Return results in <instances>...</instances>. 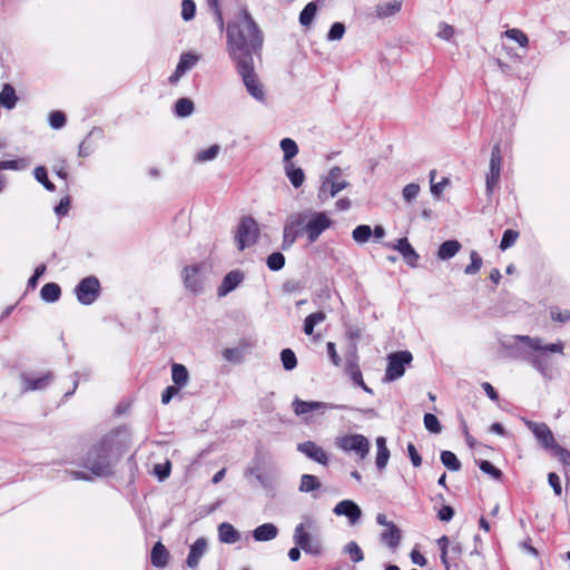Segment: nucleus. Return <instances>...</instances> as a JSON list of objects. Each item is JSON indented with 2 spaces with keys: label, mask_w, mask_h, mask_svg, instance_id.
I'll return each instance as SVG.
<instances>
[{
  "label": "nucleus",
  "mask_w": 570,
  "mask_h": 570,
  "mask_svg": "<svg viewBox=\"0 0 570 570\" xmlns=\"http://www.w3.org/2000/svg\"><path fill=\"white\" fill-rule=\"evenodd\" d=\"M441 461L444 466H446L451 471H459L461 469V463L456 455L451 451H442Z\"/></svg>",
  "instance_id": "46"
},
{
  "label": "nucleus",
  "mask_w": 570,
  "mask_h": 570,
  "mask_svg": "<svg viewBox=\"0 0 570 570\" xmlns=\"http://www.w3.org/2000/svg\"><path fill=\"white\" fill-rule=\"evenodd\" d=\"M470 258H471V263L465 267L464 273L466 275H474L482 267V258L475 250L471 252Z\"/></svg>",
  "instance_id": "50"
},
{
  "label": "nucleus",
  "mask_w": 570,
  "mask_h": 570,
  "mask_svg": "<svg viewBox=\"0 0 570 570\" xmlns=\"http://www.w3.org/2000/svg\"><path fill=\"white\" fill-rule=\"evenodd\" d=\"M33 175L35 179L40 183L47 190H55V185L48 179L47 169L43 166L36 167Z\"/></svg>",
  "instance_id": "47"
},
{
  "label": "nucleus",
  "mask_w": 570,
  "mask_h": 570,
  "mask_svg": "<svg viewBox=\"0 0 570 570\" xmlns=\"http://www.w3.org/2000/svg\"><path fill=\"white\" fill-rule=\"evenodd\" d=\"M302 218V230L306 234L309 243H314L323 232L332 226V219L324 212H301L295 213Z\"/></svg>",
  "instance_id": "5"
},
{
  "label": "nucleus",
  "mask_w": 570,
  "mask_h": 570,
  "mask_svg": "<svg viewBox=\"0 0 570 570\" xmlns=\"http://www.w3.org/2000/svg\"><path fill=\"white\" fill-rule=\"evenodd\" d=\"M285 257L281 253H273L267 258V266L272 271H279L284 267Z\"/></svg>",
  "instance_id": "57"
},
{
  "label": "nucleus",
  "mask_w": 570,
  "mask_h": 570,
  "mask_svg": "<svg viewBox=\"0 0 570 570\" xmlns=\"http://www.w3.org/2000/svg\"><path fill=\"white\" fill-rule=\"evenodd\" d=\"M375 443L377 449L375 464L379 470H383L387 465L390 459V450L386 446V440L384 436L376 438Z\"/></svg>",
  "instance_id": "29"
},
{
  "label": "nucleus",
  "mask_w": 570,
  "mask_h": 570,
  "mask_svg": "<svg viewBox=\"0 0 570 570\" xmlns=\"http://www.w3.org/2000/svg\"><path fill=\"white\" fill-rule=\"evenodd\" d=\"M322 487L321 481L313 474H303L301 476V482L298 490L302 493H314L318 491Z\"/></svg>",
  "instance_id": "35"
},
{
  "label": "nucleus",
  "mask_w": 570,
  "mask_h": 570,
  "mask_svg": "<svg viewBox=\"0 0 570 570\" xmlns=\"http://www.w3.org/2000/svg\"><path fill=\"white\" fill-rule=\"evenodd\" d=\"M259 235L257 222L252 217H244L240 219L235 240L239 250L253 246Z\"/></svg>",
  "instance_id": "9"
},
{
  "label": "nucleus",
  "mask_w": 570,
  "mask_h": 570,
  "mask_svg": "<svg viewBox=\"0 0 570 570\" xmlns=\"http://www.w3.org/2000/svg\"><path fill=\"white\" fill-rule=\"evenodd\" d=\"M278 530L273 523H264L253 531L256 541H271L277 537Z\"/></svg>",
  "instance_id": "30"
},
{
  "label": "nucleus",
  "mask_w": 570,
  "mask_h": 570,
  "mask_svg": "<svg viewBox=\"0 0 570 570\" xmlns=\"http://www.w3.org/2000/svg\"><path fill=\"white\" fill-rule=\"evenodd\" d=\"M196 6L193 0H184L181 2V17L184 20H191L195 16Z\"/></svg>",
  "instance_id": "60"
},
{
  "label": "nucleus",
  "mask_w": 570,
  "mask_h": 570,
  "mask_svg": "<svg viewBox=\"0 0 570 570\" xmlns=\"http://www.w3.org/2000/svg\"><path fill=\"white\" fill-rule=\"evenodd\" d=\"M455 35V30L451 24L441 22L438 27L436 36L445 41H450Z\"/></svg>",
  "instance_id": "58"
},
{
  "label": "nucleus",
  "mask_w": 570,
  "mask_h": 570,
  "mask_svg": "<svg viewBox=\"0 0 570 570\" xmlns=\"http://www.w3.org/2000/svg\"><path fill=\"white\" fill-rule=\"evenodd\" d=\"M519 237V233L513 230V229H507L504 233H503V236H502V239H501V243H500V248L502 250H505L508 248H510L511 246L514 245V243L517 242Z\"/></svg>",
  "instance_id": "53"
},
{
  "label": "nucleus",
  "mask_w": 570,
  "mask_h": 570,
  "mask_svg": "<svg viewBox=\"0 0 570 570\" xmlns=\"http://www.w3.org/2000/svg\"><path fill=\"white\" fill-rule=\"evenodd\" d=\"M479 468L482 472L489 474L492 479L499 480L502 475V472L487 460H481L479 462Z\"/></svg>",
  "instance_id": "55"
},
{
  "label": "nucleus",
  "mask_w": 570,
  "mask_h": 570,
  "mask_svg": "<svg viewBox=\"0 0 570 570\" xmlns=\"http://www.w3.org/2000/svg\"><path fill=\"white\" fill-rule=\"evenodd\" d=\"M435 170L430 171V183H431V193L435 198H440L441 194L445 189L446 186H449L450 180L449 178L444 177L441 181L435 183Z\"/></svg>",
  "instance_id": "45"
},
{
  "label": "nucleus",
  "mask_w": 570,
  "mask_h": 570,
  "mask_svg": "<svg viewBox=\"0 0 570 570\" xmlns=\"http://www.w3.org/2000/svg\"><path fill=\"white\" fill-rule=\"evenodd\" d=\"M298 451L305 454L311 460L322 464L327 465L328 463V455L325 452V450L317 445L316 443L312 441H306L303 443H299L297 446Z\"/></svg>",
  "instance_id": "20"
},
{
  "label": "nucleus",
  "mask_w": 570,
  "mask_h": 570,
  "mask_svg": "<svg viewBox=\"0 0 570 570\" xmlns=\"http://www.w3.org/2000/svg\"><path fill=\"white\" fill-rule=\"evenodd\" d=\"M524 424L543 449L550 452L558 444L551 429L546 423L524 420Z\"/></svg>",
  "instance_id": "15"
},
{
  "label": "nucleus",
  "mask_w": 570,
  "mask_h": 570,
  "mask_svg": "<svg viewBox=\"0 0 570 570\" xmlns=\"http://www.w3.org/2000/svg\"><path fill=\"white\" fill-rule=\"evenodd\" d=\"M100 292L99 281L95 276L83 278L75 288L79 303L83 305L92 304Z\"/></svg>",
  "instance_id": "14"
},
{
  "label": "nucleus",
  "mask_w": 570,
  "mask_h": 570,
  "mask_svg": "<svg viewBox=\"0 0 570 570\" xmlns=\"http://www.w3.org/2000/svg\"><path fill=\"white\" fill-rule=\"evenodd\" d=\"M153 566L164 568L168 562V551L161 542H157L150 554Z\"/></svg>",
  "instance_id": "33"
},
{
  "label": "nucleus",
  "mask_w": 570,
  "mask_h": 570,
  "mask_svg": "<svg viewBox=\"0 0 570 570\" xmlns=\"http://www.w3.org/2000/svg\"><path fill=\"white\" fill-rule=\"evenodd\" d=\"M18 102L14 88L10 83H4L0 91V105L6 109H13Z\"/></svg>",
  "instance_id": "31"
},
{
  "label": "nucleus",
  "mask_w": 570,
  "mask_h": 570,
  "mask_svg": "<svg viewBox=\"0 0 570 570\" xmlns=\"http://www.w3.org/2000/svg\"><path fill=\"white\" fill-rule=\"evenodd\" d=\"M372 236V228L368 225H358L352 232V237L357 244H365Z\"/></svg>",
  "instance_id": "44"
},
{
  "label": "nucleus",
  "mask_w": 570,
  "mask_h": 570,
  "mask_svg": "<svg viewBox=\"0 0 570 570\" xmlns=\"http://www.w3.org/2000/svg\"><path fill=\"white\" fill-rule=\"evenodd\" d=\"M424 426L428 431L435 434L440 433L442 430L440 421L431 413L424 415Z\"/></svg>",
  "instance_id": "54"
},
{
  "label": "nucleus",
  "mask_w": 570,
  "mask_h": 570,
  "mask_svg": "<svg viewBox=\"0 0 570 570\" xmlns=\"http://www.w3.org/2000/svg\"><path fill=\"white\" fill-rule=\"evenodd\" d=\"M194 112V102L188 98H180L175 104V114L185 118Z\"/></svg>",
  "instance_id": "43"
},
{
  "label": "nucleus",
  "mask_w": 570,
  "mask_h": 570,
  "mask_svg": "<svg viewBox=\"0 0 570 570\" xmlns=\"http://www.w3.org/2000/svg\"><path fill=\"white\" fill-rule=\"evenodd\" d=\"M61 289L56 283H47L40 291L41 299L47 303H55L60 298Z\"/></svg>",
  "instance_id": "37"
},
{
  "label": "nucleus",
  "mask_w": 570,
  "mask_h": 570,
  "mask_svg": "<svg viewBox=\"0 0 570 570\" xmlns=\"http://www.w3.org/2000/svg\"><path fill=\"white\" fill-rule=\"evenodd\" d=\"M83 469V471H71L70 475L76 480H92L108 475L111 471L109 446L106 443L92 446L87 453Z\"/></svg>",
  "instance_id": "3"
},
{
  "label": "nucleus",
  "mask_w": 570,
  "mask_h": 570,
  "mask_svg": "<svg viewBox=\"0 0 570 570\" xmlns=\"http://www.w3.org/2000/svg\"><path fill=\"white\" fill-rule=\"evenodd\" d=\"M30 160L26 157L12 159V160H0V170H16L21 171L29 167Z\"/></svg>",
  "instance_id": "40"
},
{
  "label": "nucleus",
  "mask_w": 570,
  "mask_h": 570,
  "mask_svg": "<svg viewBox=\"0 0 570 570\" xmlns=\"http://www.w3.org/2000/svg\"><path fill=\"white\" fill-rule=\"evenodd\" d=\"M236 66L248 94L256 100L263 101L265 92L254 72V61H242L240 63H236Z\"/></svg>",
  "instance_id": "10"
},
{
  "label": "nucleus",
  "mask_w": 570,
  "mask_h": 570,
  "mask_svg": "<svg viewBox=\"0 0 570 570\" xmlns=\"http://www.w3.org/2000/svg\"><path fill=\"white\" fill-rule=\"evenodd\" d=\"M413 357L409 351L391 353L387 356V366L384 380L393 382L404 375L405 367L411 364Z\"/></svg>",
  "instance_id": "11"
},
{
  "label": "nucleus",
  "mask_w": 570,
  "mask_h": 570,
  "mask_svg": "<svg viewBox=\"0 0 570 570\" xmlns=\"http://www.w3.org/2000/svg\"><path fill=\"white\" fill-rule=\"evenodd\" d=\"M244 281V274L239 271L229 272L223 279L220 286L217 288L219 297L226 296L234 291Z\"/></svg>",
  "instance_id": "23"
},
{
  "label": "nucleus",
  "mask_w": 570,
  "mask_h": 570,
  "mask_svg": "<svg viewBox=\"0 0 570 570\" xmlns=\"http://www.w3.org/2000/svg\"><path fill=\"white\" fill-rule=\"evenodd\" d=\"M550 453L557 458L560 463H562L566 466H570V451L566 448L561 446L560 444H557Z\"/></svg>",
  "instance_id": "51"
},
{
  "label": "nucleus",
  "mask_w": 570,
  "mask_h": 570,
  "mask_svg": "<svg viewBox=\"0 0 570 570\" xmlns=\"http://www.w3.org/2000/svg\"><path fill=\"white\" fill-rule=\"evenodd\" d=\"M461 249V244L455 240V239H451V240H446L444 243H442L438 249V257L441 259V261H448L452 257H454Z\"/></svg>",
  "instance_id": "32"
},
{
  "label": "nucleus",
  "mask_w": 570,
  "mask_h": 570,
  "mask_svg": "<svg viewBox=\"0 0 570 570\" xmlns=\"http://www.w3.org/2000/svg\"><path fill=\"white\" fill-rule=\"evenodd\" d=\"M345 33V26L341 22H335L332 24L328 33H327V40L330 41H336L341 40Z\"/></svg>",
  "instance_id": "59"
},
{
  "label": "nucleus",
  "mask_w": 570,
  "mask_h": 570,
  "mask_svg": "<svg viewBox=\"0 0 570 570\" xmlns=\"http://www.w3.org/2000/svg\"><path fill=\"white\" fill-rule=\"evenodd\" d=\"M317 6L315 2H309L299 13V23L303 27H309L316 16Z\"/></svg>",
  "instance_id": "42"
},
{
  "label": "nucleus",
  "mask_w": 570,
  "mask_h": 570,
  "mask_svg": "<svg viewBox=\"0 0 570 570\" xmlns=\"http://www.w3.org/2000/svg\"><path fill=\"white\" fill-rule=\"evenodd\" d=\"M326 318V315L324 312L320 311L316 313L309 314L305 321H304V333L308 336L313 335L314 327L321 323H323Z\"/></svg>",
  "instance_id": "39"
},
{
  "label": "nucleus",
  "mask_w": 570,
  "mask_h": 570,
  "mask_svg": "<svg viewBox=\"0 0 570 570\" xmlns=\"http://www.w3.org/2000/svg\"><path fill=\"white\" fill-rule=\"evenodd\" d=\"M420 190H421V188H420L419 184H415V183L407 184L402 190L403 199L406 203H411L413 199H415L417 197V195L420 194Z\"/></svg>",
  "instance_id": "56"
},
{
  "label": "nucleus",
  "mask_w": 570,
  "mask_h": 570,
  "mask_svg": "<svg viewBox=\"0 0 570 570\" xmlns=\"http://www.w3.org/2000/svg\"><path fill=\"white\" fill-rule=\"evenodd\" d=\"M553 321L566 323L570 321V309L560 311L559 308H552L550 312Z\"/></svg>",
  "instance_id": "63"
},
{
  "label": "nucleus",
  "mask_w": 570,
  "mask_h": 570,
  "mask_svg": "<svg viewBox=\"0 0 570 570\" xmlns=\"http://www.w3.org/2000/svg\"><path fill=\"white\" fill-rule=\"evenodd\" d=\"M338 517H346L351 524H355L362 515L361 508L352 500H342L333 509Z\"/></svg>",
  "instance_id": "19"
},
{
  "label": "nucleus",
  "mask_w": 570,
  "mask_h": 570,
  "mask_svg": "<svg viewBox=\"0 0 570 570\" xmlns=\"http://www.w3.org/2000/svg\"><path fill=\"white\" fill-rule=\"evenodd\" d=\"M171 380L176 384V387H184L189 380V373L185 365L175 363L171 366Z\"/></svg>",
  "instance_id": "36"
},
{
  "label": "nucleus",
  "mask_w": 570,
  "mask_h": 570,
  "mask_svg": "<svg viewBox=\"0 0 570 570\" xmlns=\"http://www.w3.org/2000/svg\"><path fill=\"white\" fill-rule=\"evenodd\" d=\"M390 247L397 250L410 266H416L419 255L413 246L409 243L407 238H400Z\"/></svg>",
  "instance_id": "22"
},
{
  "label": "nucleus",
  "mask_w": 570,
  "mask_h": 570,
  "mask_svg": "<svg viewBox=\"0 0 570 570\" xmlns=\"http://www.w3.org/2000/svg\"><path fill=\"white\" fill-rule=\"evenodd\" d=\"M52 379L53 376L50 372L23 374L21 377L22 389L23 391L43 390L52 382Z\"/></svg>",
  "instance_id": "17"
},
{
  "label": "nucleus",
  "mask_w": 570,
  "mask_h": 570,
  "mask_svg": "<svg viewBox=\"0 0 570 570\" xmlns=\"http://www.w3.org/2000/svg\"><path fill=\"white\" fill-rule=\"evenodd\" d=\"M381 542L391 549H396L401 541V532L395 524H389L380 535Z\"/></svg>",
  "instance_id": "28"
},
{
  "label": "nucleus",
  "mask_w": 570,
  "mask_h": 570,
  "mask_svg": "<svg viewBox=\"0 0 570 570\" xmlns=\"http://www.w3.org/2000/svg\"><path fill=\"white\" fill-rule=\"evenodd\" d=\"M49 124L53 129H60L66 124V116L61 111H52L49 115Z\"/></svg>",
  "instance_id": "61"
},
{
  "label": "nucleus",
  "mask_w": 570,
  "mask_h": 570,
  "mask_svg": "<svg viewBox=\"0 0 570 570\" xmlns=\"http://www.w3.org/2000/svg\"><path fill=\"white\" fill-rule=\"evenodd\" d=\"M281 360H282V364H283V367L286 370V371H292L296 367L297 365V358H296V355L295 353L289 350V348H285L282 351L281 353Z\"/></svg>",
  "instance_id": "49"
},
{
  "label": "nucleus",
  "mask_w": 570,
  "mask_h": 570,
  "mask_svg": "<svg viewBox=\"0 0 570 570\" xmlns=\"http://www.w3.org/2000/svg\"><path fill=\"white\" fill-rule=\"evenodd\" d=\"M317 530L316 521L311 517H305L294 529L293 540L305 553L318 556L323 551L321 539L312 534Z\"/></svg>",
  "instance_id": "4"
},
{
  "label": "nucleus",
  "mask_w": 570,
  "mask_h": 570,
  "mask_svg": "<svg viewBox=\"0 0 570 570\" xmlns=\"http://www.w3.org/2000/svg\"><path fill=\"white\" fill-rule=\"evenodd\" d=\"M350 376L354 384L362 387V390L365 391L366 393L373 394V390L365 384L362 372L357 366L351 368Z\"/></svg>",
  "instance_id": "52"
},
{
  "label": "nucleus",
  "mask_w": 570,
  "mask_h": 570,
  "mask_svg": "<svg viewBox=\"0 0 570 570\" xmlns=\"http://www.w3.org/2000/svg\"><path fill=\"white\" fill-rule=\"evenodd\" d=\"M502 153L500 145H494L491 150L490 161H489V170L485 174V188L488 194H492L493 190L498 187L501 170H502Z\"/></svg>",
  "instance_id": "13"
},
{
  "label": "nucleus",
  "mask_w": 570,
  "mask_h": 570,
  "mask_svg": "<svg viewBox=\"0 0 570 570\" xmlns=\"http://www.w3.org/2000/svg\"><path fill=\"white\" fill-rule=\"evenodd\" d=\"M263 42L262 33L246 9L239 10L236 21L227 26V50L236 62L253 60Z\"/></svg>",
  "instance_id": "2"
},
{
  "label": "nucleus",
  "mask_w": 570,
  "mask_h": 570,
  "mask_svg": "<svg viewBox=\"0 0 570 570\" xmlns=\"http://www.w3.org/2000/svg\"><path fill=\"white\" fill-rule=\"evenodd\" d=\"M344 552L350 557L353 562H361L364 559V554L360 546L351 541L344 547Z\"/></svg>",
  "instance_id": "48"
},
{
  "label": "nucleus",
  "mask_w": 570,
  "mask_h": 570,
  "mask_svg": "<svg viewBox=\"0 0 570 570\" xmlns=\"http://www.w3.org/2000/svg\"><path fill=\"white\" fill-rule=\"evenodd\" d=\"M402 2L400 0H392L375 7V16L380 19H385L395 16L401 11Z\"/></svg>",
  "instance_id": "27"
},
{
  "label": "nucleus",
  "mask_w": 570,
  "mask_h": 570,
  "mask_svg": "<svg viewBox=\"0 0 570 570\" xmlns=\"http://www.w3.org/2000/svg\"><path fill=\"white\" fill-rule=\"evenodd\" d=\"M284 173L294 188H299L305 181V174L294 163L284 165Z\"/></svg>",
  "instance_id": "26"
},
{
  "label": "nucleus",
  "mask_w": 570,
  "mask_h": 570,
  "mask_svg": "<svg viewBox=\"0 0 570 570\" xmlns=\"http://www.w3.org/2000/svg\"><path fill=\"white\" fill-rule=\"evenodd\" d=\"M503 36L517 42L523 49H528L529 47V37L518 28L508 29L504 31Z\"/></svg>",
  "instance_id": "41"
},
{
  "label": "nucleus",
  "mask_w": 570,
  "mask_h": 570,
  "mask_svg": "<svg viewBox=\"0 0 570 570\" xmlns=\"http://www.w3.org/2000/svg\"><path fill=\"white\" fill-rule=\"evenodd\" d=\"M220 146L214 144L207 148L198 150L194 156V161L198 164H205L214 160L220 153Z\"/></svg>",
  "instance_id": "34"
},
{
  "label": "nucleus",
  "mask_w": 570,
  "mask_h": 570,
  "mask_svg": "<svg viewBox=\"0 0 570 570\" xmlns=\"http://www.w3.org/2000/svg\"><path fill=\"white\" fill-rule=\"evenodd\" d=\"M302 218L301 216H296V214H292L285 225H284V234H283V249L289 248L297 236L303 233L302 230Z\"/></svg>",
  "instance_id": "16"
},
{
  "label": "nucleus",
  "mask_w": 570,
  "mask_h": 570,
  "mask_svg": "<svg viewBox=\"0 0 570 570\" xmlns=\"http://www.w3.org/2000/svg\"><path fill=\"white\" fill-rule=\"evenodd\" d=\"M207 549V541L205 538H198L190 547L189 554L187 557V564L189 568H196L205 554Z\"/></svg>",
  "instance_id": "24"
},
{
  "label": "nucleus",
  "mask_w": 570,
  "mask_h": 570,
  "mask_svg": "<svg viewBox=\"0 0 570 570\" xmlns=\"http://www.w3.org/2000/svg\"><path fill=\"white\" fill-rule=\"evenodd\" d=\"M337 449L345 453H354L360 460H364L370 453V441L357 433L338 435L334 440Z\"/></svg>",
  "instance_id": "6"
},
{
  "label": "nucleus",
  "mask_w": 570,
  "mask_h": 570,
  "mask_svg": "<svg viewBox=\"0 0 570 570\" xmlns=\"http://www.w3.org/2000/svg\"><path fill=\"white\" fill-rule=\"evenodd\" d=\"M45 272H46L45 264L37 266L33 275L28 281V287L32 288V289L36 288V286L38 285L39 278L45 274Z\"/></svg>",
  "instance_id": "64"
},
{
  "label": "nucleus",
  "mask_w": 570,
  "mask_h": 570,
  "mask_svg": "<svg viewBox=\"0 0 570 570\" xmlns=\"http://www.w3.org/2000/svg\"><path fill=\"white\" fill-rule=\"evenodd\" d=\"M343 405L318 402V401H302L295 399L292 403V409L297 416L309 421L314 413H324L326 410L344 409Z\"/></svg>",
  "instance_id": "12"
},
{
  "label": "nucleus",
  "mask_w": 570,
  "mask_h": 570,
  "mask_svg": "<svg viewBox=\"0 0 570 570\" xmlns=\"http://www.w3.org/2000/svg\"><path fill=\"white\" fill-rule=\"evenodd\" d=\"M500 345L508 355L522 357L544 379H552V365L549 355H562L566 347L561 340L546 343L538 336L528 335H504L500 340Z\"/></svg>",
  "instance_id": "1"
},
{
  "label": "nucleus",
  "mask_w": 570,
  "mask_h": 570,
  "mask_svg": "<svg viewBox=\"0 0 570 570\" xmlns=\"http://www.w3.org/2000/svg\"><path fill=\"white\" fill-rule=\"evenodd\" d=\"M200 60V56L191 52L183 53L176 66V70L169 77L170 83H176L187 71L193 69Z\"/></svg>",
  "instance_id": "18"
},
{
  "label": "nucleus",
  "mask_w": 570,
  "mask_h": 570,
  "mask_svg": "<svg viewBox=\"0 0 570 570\" xmlns=\"http://www.w3.org/2000/svg\"><path fill=\"white\" fill-rule=\"evenodd\" d=\"M279 147L284 155V165L293 163L292 159L298 154V146L292 138H283Z\"/></svg>",
  "instance_id": "38"
},
{
  "label": "nucleus",
  "mask_w": 570,
  "mask_h": 570,
  "mask_svg": "<svg viewBox=\"0 0 570 570\" xmlns=\"http://www.w3.org/2000/svg\"><path fill=\"white\" fill-rule=\"evenodd\" d=\"M438 546L441 550L442 563L449 570V559L456 558L461 554V544L459 542L451 543L450 539L443 535L438 540Z\"/></svg>",
  "instance_id": "21"
},
{
  "label": "nucleus",
  "mask_w": 570,
  "mask_h": 570,
  "mask_svg": "<svg viewBox=\"0 0 570 570\" xmlns=\"http://www.w3.org/2000/svg\"><path fill=\"white\" fill-rule=\"evenodd\" d=\"M348 186V181L344 178L343 171L340 167H334L330 170L328 175L322 181L318 190V198L325 202L335 197L341 190Z\"/></svg>",
  "instance_id": "8"
},
{
  "label": "nucleus",
  "mask_w": 570,
  "mask_h": 570,
  "mask_svg": "<svg viewBox=\"0 0 570 570\" xmlns=\"http://www.w3.org/2000/svg\"><path fill=\"white\" fill-rule=\"evenodd\" d=\"M548 482H549L550 487L553 489L554 494L560 497L562 493V488H561V481H560L559 475L554 472H550L548 474Z\"/></svg>",
  "instance_id": "62"
},
{
  "label": "nucleus",
  "mask_w": 570,
  "mask_h": 570,
  "mask_svg": "<svg viewBox=\"0 0 570 570\" xmlns=\"http://www.w3.org/2000/svg\"><path fill=\"white\" fill-rule=\"evenodd\" d=\"M218 539L226 544H233L240 540V533L228 522L218 525Z\"/></svg>",
  "instance_id": "25"
},
{
  "label": "nucleus",
  "mask_w": 570,
  "mask_h": 570,
  "mask_svg": "<svg viewBox=\"0 0 570 570\" xmlns=\"http://www.w3.org/2000/svg\"><path fill=\"white\" fill-rule=\"evenodd\" d=\"M207 266L205 263L187 265L181 271V281L186 291L197 295L205 289Z\"/></svg>",
  "instance_id": "7"
}]
</instances>
